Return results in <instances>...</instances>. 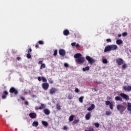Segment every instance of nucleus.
Instances as JSON below:
<instances>
[{
    "instance_id": "9d476101",
    "label": "nucleus",
    "mask_w": 131,
    "mask_h": 131,
    "mask_svg": "<svg viewBox=\"0 0 131 131\" xmlns=\"http://www.w3.org/2000/svg\"><path fill=\"white\" fill-rule=\"evenodd\" d=\"M59 54L60 56H62V57H64L66 55V51H65L64 49H60L59 50Z\"/></svg>"
},
{
    "instance_id": "c03bdc74",
    "label": "nucleus",
    "mask_w": 131,
    "mask_h": 131,
    "mask_svg": "<svg viewBox=\"0 0 131 131\" xmlns=\"http://www.w3.org/2000/svg\"><path fill=\"white\" fill-rule=\"evenodd\" d=\"M27 52L28 53H31L32 52V50L31 49V48H29L27 50Z\"/></svg>"
},
{
    "instance_id": "473e14b6",
    "label": "nucleus",
    "mask_w": 131,
    "mask_h": 131,
    "mask_svg": "<svg viewBox=\"0 0 131 131\" xmlns=\"http://www.w3.org/2000/svg\"><path fill=\"white\" fill-rule=\"evenodd\" d=\"M102 62L103 64H107V63H108V60H107V59L104 58L103 59Z\"/></svg>"
},
{
    "instance_id": "20e7f679",
    "label": "nucleus",
    "mask_w": 131,
    "mask_h": 131,
    "mask_svg": "<svg viewBox=\"0 0 131 131\" xmlns=\"http://www.w3.org/2000/svg\"><path fill=\"white\" fill-rule=\"evenodd\" d=\"M86 60H87V61H88L89 64H90V65H93L94 64V63H95V62H96V60L94 59H92L91 57H90V56H86Z\"/></svg>"
},
{
    "instance_id": "c756f323",
    "label": "nucleus",
    "mask_w": 131,
    "mask_h": 131,
    "mask_svg": "<svg viewBox=\"0 0 131 131\" xmlns=\"http://www.w3.org/2000/svg\"><path fill=\"white\" fill-rule=\"evenodd\" d=\"M78 122H79V119H75L73 121V123L74 124H77Z\"/></svg>"
},
{
    "instance_id": "4be33fe9",
    "label": "nucleus",
    "mask_w": 131,
    "mask_h": 131,
    "mask_svg": "<svg viewBox=\"0 0 131 131\" xmlns=\"http://www.w3.org/2000/svg\"><path fill=\"white\" fill-rule=\"evenodd\" d=\"M127 109L128 111H130V113H131V103L129 102L127 103Z\"/></svg>"
},
{
    "instance_id": "58836bf2",
    "label": "nucleus",
    "mask_w": 131,
    "mask_h": 131,
    "mask_svg": "<svg viewBox=\"0 0 131 131\" xmlns=\"http://www.w3.org/2000/svg\"><path fill=\"white\" fill-rule=\"evenodd\" d=\"M62 129L63 130H67V129H68V127H67V126L65 125L63 126V127L62 128Z\"/></svg>"
},
{
    "instance_id": "2f4dec72",
    "label": "nucleus",
    "mask_w": 131,
    "mask_h": 131,
    "mask_svg": "<svg viewBox=\"0 0 131 131\" xmlns=\"http://www.w3.org/2000/svg\"><path fill=\"white\" fill-rule=\"evenodd\" d=\"M111 114H112V112H111L110 111H106V115H107V116H109L110 115H111Z\"/></svg>"
},
{
    "instance_id": "c85d7f7f",
    "label": "nucleus",
    "mask_w": 131,
    "mask_h": 131,
    "mask_svg": "<svg viewBox=\"0 0 131 131\" xmlns=\"http://www.w3.org/2000/svg\"><path fill=\"white\" fill-rule=\"evenodd\" d=\"M84 131H95V129L93 127H89L88 129H85Z\"/></svg>"
},
{
    "instance_id": "0eeeda50",
    "label": "nucleus",
    "mask_w": 131,
    "mask_h": 131,
    "mask_svg": "<svg viewBox=\"0 0 131 131\" xmlns=\"http://www.w3.org/2000/svg\"><path fill=\"white\" fill-rule=\"evenodd\" d=\"M120 96H121L122 98L126 100V101H128V100H129V96L124 93H121L120 94Z\"/></svg>"
},
{
    "instance_id": "cd10ccee",
    "label": "nucleus",
    "mask_w": 131,
    "mask_h": 131,
    "mask_svg": "<svg viewBox=\"0 0 131 131\" xmlns=\"http://www.w3.org/2000/svg\"><path fill=\"white\" fill-rule=\"evenodd\" d=\"M84 98V97L83 96H81L79 98V101L80 103H83V102Z\"/></svg>"
},
{
    "instance_id": "72a5a7b5",
    "label": "nucleus",
    "mask_w": 131,
    "mask_h": 131,
    "mask_svg": "<svg viewBox=\"0 0 131 131\" xmlns=\"http://www.w3.org/2000/svg\"><path fill=\"white\" fill-rule=\"evenodd\" d=\"M126 67H127V66L126 65V64L124 63L122 66V69H126Z\"/></svg>"
},
{
    "instance_id": "ea45409f",
    "label": "nucleus",
    "mask_w": 131,
    "mask_h": 131,
    "mask_svg": "<svg viewBox=\"0 0 131 131\" xmlns=\"http://www.w3.org/2000/svg\"><path fill=\"white\" fill-rule=\"evenodd\" d=\"M27 58H28V59H31V55H30V54H27Z\"/></svg>"
},
{
    "instance_id": "7ed1b4c3",
    "label": "nucleus",
    "mask_w": 131,
    "mask_h": 131,
    "mask_svg": "<svg viewBox=\"0 0 131 131\" xmlns=\"http://www.w3.org/2000/svg\"><path fill=\"white\" fill-rule=\"evenodd\" d=\"M77 64H83L85 61V59L83 57H80V58L75 60Z\"/></svg>"
},
{
    "instance_id": "13d9d810",
    "label": "nucleus",
    "mask_w": 131,
    "mask_h": 131,
    "mask_svg": "<svg viewBox=\"0 0 131 131\" xmlns=\"http://www.w3.org/2000/svg\"><path fill=\"white\" fill-rule=\"evenodd\" d=\"M16 59H17L18 61H20V60H21V57H17V58H16Z\"/></svg>"
},
{
    "instance_id": "a211bd4d",
    "label": "nucleus",
    "mask_w": 131,
    "mask_h": 131,
    "mask_svg": "<svg viewBox=\"0 0 131 131\" xmlns=\"http://www.w3.org/2000/svg\"><path fill=\"white\" fill-rule=\"evenodd\" d=\"M63 35H65L66 36H67V35H69L70 32L69 30L66 29L63 32Z\"/></svg>"
},
{
    "instance_id": "37998d69",
    "label": "nucleus",
    "mask_w": 131,
    "mask_h": 131,
    "mask_svg": "<svg viewBox=\"0 0 131 131\" xmlns=\"http://www.w3.org/2000/svg\"><path fill=\"white\" fill-rule=\"evenodd\" d=\"M123 36H126L127 35V32H123L122 34Z\"/></svg>"
},
{
    "instance_id": "423d86ee",
    "label": "nucleus",
    "mask_w": 131,
    "mask_h": 131,
    "mask_svg": "<svg viewBox=\"0 0 131 131\" xmlns=\"http://www.w3.org/2000/svg\"><path fill=\"white\" fill-rule=\"evenodd\" d=\"M49 86L50 85L48 84V83L45 82L42 84V88L44 91H48Z\"/></svg>"
},
{
    "instance_id": "a878e982",
    "label": "nucleus",
    "mask_w": 131,
    "mask_h": 131,
    "mask_svg": "<svg viewBox=\"0 0 131 131\" xmlns=\"http://www.w3.org/2000/svg\"><path fill=\"white\" fill-rule=\"evenodd\" d=\"M83 71H88V70H90V67L88 66L85 68H82Z\"/></svg>"
},
{
    "instance_id": "5701e85b",
    "label": "nucleus",
    "mask_w": 131,
    "mask_h": 131,
    "mask_svg": "<svg viewBox=\"0 0 131 131\" xmlns=\"http://www.w3.org/2000/svg\"><path fill=\"white\" fill-rule=\"evenodd\" d=\"M32 126H35V127H37V126H38V122L34 121L32 123Z\"/></svg>"
},
{
    "instance_id": "ddd939ff",
    "label": "nucleus",
    "mask_w": 131,
    "mask_h": 131,
    "mask_svg": "<svg viewBox=\"0 0 131 131\" xmlns=\"http://www.w3.org/2000/svg\"><path fill=\"white\" fill-rule=\"evenodd\" d=\"M110 47H111V51H114L115 50H117V45H110Z\"/></svg>"
},
{
    "instance_id": "bf43d9fd",
    "label": "nucleus",
    "mask_w": 131,
    "mask_h": 131,
    "mask_svg": "<svg viewBox=\"0 0 131 131\" xmlns=\"http://www.w3.org/2000/svg\"><path fill=\"white\" fill-rule=\"evenodd\" d=\"M75 47H76V48H78V47H79V44L77 43V44L75 45Z\"/></svg>"
},
{
    "instance_id": "1a4fd4ad",
    "label": "nucleus",
    "mask_w": 131,
    "mask_h": 131,
    "mask_svg": "<svg viewBox=\"0 0 131 131\" xmlns=\"http://www.w3.org/2000/svg\"><path fill=\"white\" fill-rule=\"evenodd\" d=\"M105 105L108 106L110 105V108L111 110H113V103L112 102H110V101L107 100L105 102Z\"/></svg>"
},
{
    "instance_id": "49530a36",
    "label": "nucleus",
    "mask_w": 131,
    "mask_h": 131,
    "mask_svg": "<svg viewBox=\"0 0 131 131\" xmlns=\"http://www.w3.org/2000/svg\"><path fill=\"white\" fill-rule=\"evenodd\" d=\"M64 67H66V68L69 67V64L67 63H64Z\"/></svg>"
},
{
    "instance_id": "5fc2aeb1",
    "label": "nucleus",
    "mask_w": 131,
    "mask_h": 131,
    "mask_svg": "<svg viewBox=\"0 0 131 131\" xmlns=\"http://www.w3.org/2000/svg\"><path fill=\"white\" fill-rule=\"evenodd\" d=\"M20 99L21 100H23V101H25V98L23 97H20Z\"/></svg>"
},
{
    "instance_id": "864d4df0",
    "label": "nucleus",
    "mask_w": 131,
    "mask_h": 131,
    "mask_svg": "<svg viewBox=\"0 0 131 131\" xmlns=\"http://www.w3.org/2000/svg\"><path fill=\"white\" fill-rule=\"evenodd\" d=\"M96 83H97L98 84H101V83H102V82H101V81H96Z\"/></svg>"
},
{
    "instance_id": "4468645a",
    "label": "nucleus",
    "mask_w": 131,
    "mask_h": 131,
    "mask_svg": "<svg viewBox=\"0 0 131 131\" xmlns=\"http://www.w3.org/2000/svg\"><path fill=\"white\" fill-rule=\"evenodd\" d=\"M29 116L32 119H33V118H36V114L34 113H31L29 114Z\"/></svg>"
},
{
    "instance_id": "09e8293b",
    "label": "nucleus",
    "mask_w": 131,
    "mask_h": 131,
    "mask_svg": "<svg viewBox=\"0 0 131 131\" xmlns=\"http://www.w3.org/2000/svg\"><path fill=\"white\" fill-rule=\"evenodd\" d=\"M75 93H79V90L78 88H76L75 90Z\"/></svg>"
},
{
    "instance_id": "79ce46f5",
    "label": "nucleus",
    "mask_w": 131,
    "mask_h": 131,
    "mask_svg": "<svg viewBox=\"0 0 131 131\" xmlns=\"http://www.w3.org/2000/svg\"><path fill=\"white\" fill-rule=\"evenodd\" d=\"M38 42L39 45H43V41L42 40H39Z\"/></svg>"
},
{
    "instance_id": "4c0bfd02",
    "label": "nucleus",
    "mask_w": 131,
    "mask_h": 131,
    "mask_svg": "<svg viewBox=\"0 0 131 131\" xmlns=\"http://www.w3.org/2000/svg\"><path fill=\"white\" fill-rule=\"evenodd\" d=\"M94 125L96 126V127H99L100 126V124L99 123H95Z\"/></svg>"
},
{
    "instance_id": "6e6552de",
    "label": "nucleus",
    "mask_w": 131,
    "mask_h": 131,
    "mask_svg": "<svg viewBox=\"0 0 131 131\" xmlns=\"http://www.w3.org/2000/svg\"><path fill=\"white\" fill-rule=\"evenodd\" d=\"M116 61L117 64L119 66H120V65H122L123 64V60L121 58H117L116 59Z\"/></svg>"
},
{
    "instance_id": "3c124183",
    "label": "nucleus",
    "mask_w": 131,
    "mask_h": 131,
    "mask_svg": "<svg viewBox=\"0 0 131 131\" xmlns=\"http://www.w3.org/2000/svg\"><path fill=\"white\" fill-rule=\"evenodd\" d=\"M106 41L107 42H111V39H110V38L107 39Z\"/></svg>"
},
{
    "instance_id": "7c9ffc66",
    "label": "nucleus",
    "mask_w": 131,
    "mask_h": 131,
    "mask_svg": "<svg viewBox=\"0 0 131 131\" xmlns=\"http://www.w3.org/2000/svg\"><path fill=\"white\" fill-rule=\"evenodd\" d=\"M56 108L58 110H61V105L59 103L56 104Z\"/></svg>"
},
{
    "instance_id": "dca6fc26",
    "label": "nucleus",
    "mask_w": 131,
    "mask_h": 131,
    "mask_svg": "<svg viewBox=\"0 0 131 131\" xmlns=\"http://www.w3.org/2000/svg\"><path fill=\"white\" fill-rule=\"evenodd\" d=\"M110 51H111L110 45L106 46L104 49V53H106L107 52H110Z\"/></svg>"
},
{
    "instance_id": "2eb2a0df",
    "label": "nucleus",
    "mask_w": 131,
    "mask_h": 131,
    "mask_svg": "<svg viewBox=\"0 0 131 131\" xmlns=\"http://www.w3.org/2000/svg\"><path fill=\"white\" fill-rule=\"evenodd\" d=\"M81 56H82L81 54L77 53L74 55V58H75V59H79L81 57Z\"/></svg>"
},
{
    "instance_id": "4d7b16f0",
    "label": "nucleus",
    "mask_w": 131,
    "mask_h": 131,
    "mask_svg": "<svg viewBox=\"0 0 131 131\" xmlns=\"http://www.w3.org/2000/svg\"><path fill=\"white\" fill-rule=\"evenodd\" d=\"M38 64H41V65L42 64H43V63H42V61H41V60L39 61Z\"/></svg>"
},
{
    "instance_id": "f704fd0d",
    "label": "nucleus",
    "mask_w": 131,
    "mask_h": 131,
    "mask_svg": "<svg viewBox=\"0 0 131 131\" xmlns=\"http://www.w3.org/2000/svg\"><path fill=\"white\" fill-rule=\"evenodd\" d=\"M42 68H46V64L42 63V64H41V66L40 67V69H42Z\"/></svg>"
},
{
    "instance_id": "f257e3e1",
    "label": "nucleus",
    "mask_w": 131,
    "mask_h": 131,
    "mask_svg": "<svg viewBox=\"0 0 131 131\" xmlns=\"http://www.w3.org/2000/svg\"><path fill=\"white\" fill-rule=\"evenodd\" d=\"M117 109L121 114H123L124 111H125V109H126V106L123 104H118L117 105Z\"/></svg>"
},
{
    "instance_id": "412c9836",
    "label": "nucleus",
    "mask_w": 131,
    "mask_h": 131,
    "mask_svg": "<svg viewBox=\"0 0 131 131\" xmlns=\"http://www.w3.org/2000/svg\"><path fill=\"white\" fill-rule=\"evenodd\" d=\"M115 100L116 101H120V102H123V100H122V98H121V97H120L119 96H116L115 98Z\"/></svg>"
},
{
    "instance_id": "a18cd8bd",
    "label": "nucleus",
    "mask_w": 131,
    "mask_h": 131,
    "mask_svg": "<svg viewBox=\"0 0 131 131\" xmlns=\"http://www.w3.org/2000/svg\"><path fill=\"white\" fill-rule=\"evenodd\" d=\"M49 83H51V84L54 83V81L52 79L49 80Z\"/></svg>"
},
{
    "instance_id": "c9c22d12",
    "label": "nucleus",
    "mask_w": 131,
    "mask_h": 131,
    "mask_svg": "<svg viewBox=\"0 0 131 131\" xmlns=\"http://www.w3.org/2000/svg\"><path fill=\"white\" fill-rule=\"evenodd\" d=\"M41 78H42V82H47V78L43 77H41Z\"/></svg>"
},
{
    "instance_id": "f8f14e48",
    "label": "nucleus",
    "mask_w": 131,
    "mask_h": 131,
    "mask_svg": "<svg viewBox=\"0 0 131 131\" xmlns=\"http://www.w3.org/2000/svg\"><path fill=\"white\" fill-rule=\"evenodd\" d=\"M91 117H92V113L89 112L88 114H86L85 116V118L86 120H90L91 119Z\"/></svg>"
},
{
    "instance_id": "393cba45",
    "label": "nucleus",
    "mask_w": 131,
    "mask_h": 131,
    "mask_svg": "<svg viewBox=\"0 0 131 131\" xmlns=\"http://www.w3.org/2000/svg\"><path fill=\"white\" fill-rule=\"evenodd\" d=\"M123 41H122V40L120 39H118L116 40V43L117 45H121L122 43H123Z\"/></svg>"
},
{
    "instance_id": "b1692460",
    "label": "nucleus",
    "mask_w": 131,
    "mask_h": 131,
    "mask_svg": "<svg viewBox=\"0 0 131 131\" xmlns=\"http://www.w3.org/2000/svg\"><path fill=\"white\" fill-rule=\"evenodd\" d=\"M75 117V116L74 115H72L71 116H70L69 118V121H73V119Z\"/></svg>"
},
{
    "instance_id": "052dcab7",
    "label": "nucleus",
    "mask_w": 131,
    "mask_h": 131,
    "mask_svg": "<svg viewBox=\"0 0 131 131\" xmlns=\"http://www.w3.org/2000/svg\"><path fill=\"white\" fill-rule=\"evenodd\" d=\"M35 48H36L37 49L38 48H39L38 45L36 44Z\"/></svg>"
},
{
    "instance_id": "f03ea898",
    "label": "nucleus",
    "mask_w": 131,
    "mask_h": 131,
    "mask_svg": "<svg viewBox=\"0 0 131 131\" xmlns=\"http://www.w3.org/2000/svg\"><path fill=\"white\" fill-rule=\"evenodd\" d=\"M9 93L10 94H14L15 96H17L19 94L18 90L16 89L14 87H11L9 90Z\"/></svg>"
},
{
    "instance_id": "603ef678",
    "label": "nucleus",
    "mask_w": 131,
    "mask_h": 131,
    "mask_svg": "<svg viewBox=\"0 0 131 131\" xmlns=\"http://www.w3.org/2000/svg\"><path fill=\"white\" fill-rule=\"evenodd\" d=\"M25 104L26 105V106H28V105H29V103H28V101H25Z\"/></svg>"
},
{
    "instance_id": "680f3d73",
    "label": "nucleus",
    "mask_w": 131,
    "mask_h": 131,
    "mask_svg": "<svg viewBox=\"0 0 131 131\" xmlns=\"http://www.w3.org/2000/svg\"><path fill=\"white\" fill-rule=\"evenodd\" d=\"M118 37H120L121 36V34H118Z\"/></svg>"
},
{
    "instance_id": "9b49d317",
    "label": "nucleus",
    "mask_w": 131,
    "mask_h": 131,
    "mask_svg": "<svg viewBox=\"0 0 131 131\" xmlns=\"http://www.w3.org/2000/svg\"><path fill=\"white\" fill-rule=\"evenodd\" d=\"M3 94L4 95H2V99L5 100V99H7V96L9 95V92H8L7 91H4L3 92Z\"/></svg>"
},
{
    "instance_id": "a19ab883",
    "label": "nucleus",
    "mask_w": 131,
    "mask_h": 131,
    "mask_svg": "<svg viewBox=\"0 0 131 131\" xmlns=\"http://www.w3.org/2000/svg\"><path fill=\"white\" fill-rule=\"evenodd\" d=\"M68 98L69 99V100H71L72 99V95L69 94L68 96Z\"/></svg>"
},
{
    "instance_id": "f3484780",
    "label": "nucleus",
    "mask_w": 131,
    "mask_h": 131,
    "mask_svg": "<svg viewBox=\"0 0 131 131\" xmlns=\"http://www.w3.org/2000/svg\"><path fill=\"white\" fill-rule=\"evenodd\" d=\"M43 112H44L45 114H46V115H49V114H50V113H51V112L48 108H45L43 110Z\"/></svg>"
},
{
    "instance_id": "bb28decb",
    "label": "nucleus",
    "mask_w": 131,
    "mask_h": 131,
    "mask_svg": "<svg viewBox=\"0 0 131 131\" xmlns=\"http://www.w3.org/2000/svg\"><path fill=\"white\" fill-rule=\"evenodd\" d=\"M42 123L45 126H48L49 125V123L46 121H42Z\"/></svg>"
},
{
    "instance_id": "6ab92c4d",
    "label": "nucleus",
    "mask_w": 131,
    "mask_h": 131,
    "mask_svg": "<svg viewBox=\"0 0 131 131\" xmlns=\"http://www.w3.org/2000/svg\"><path fill=\"white\" fill-rule=\"evenodd\" d=\"M94 109H95V104H91V106L87 109V110L88 111H92V110Z\"/></svg>"
},
{
    "instance_id": "aec40b11",
    "label": "nucleus",
    "mask_w": 131,
    "mask_h": 131,
    "mask_svg": "<svg viewBox=\"0 0 131 131\" xmlns=\"http://www.w3.org/2000/svg\"><path fill=\"white\" fill-rule=\"evenodd\" d=\"M46 108V106L43 103H41V106L37 108V110H42V109H45Z\"/></svg>"
},
{
    "instance_id": "39448f33",
    "label": "nucleus",
    "mask_w": 131,
    "mask_h": 131,
    "mask_svg": "<svg viewBox=\"0 0 131 131\" xmlns=\"http://www.w3.org/2000/svg\"><path fill=\"white\" fill-rule=\"evenodd\" d=\"M56 92H58V89L53 87L51 88L49 90V93L50 95H54V94H56Z\"/></svg>"
},
{
    "instance_id": "de8ad7c7",
    "label": "nucleus",
    "mask_w": 131,
    "mask_h": 131,
    "mask_svg": "<svg viewBox=\"0 0 131 131\" xmlns=\"http://www.w3.org/2000/svg\"><path fill=\"white\" fill-rule=\"evenodd\" d=\"M37 79H38V81H41V80H42V79L41 78V77H38L37 78Z\"/></svg>"
},
{
    "instance_id": "6e6d98bb",
    "label": "nucleus",
    "mask_w": 131,
    "mask_h": 131,
    "mask_svg": "<svg viewBox=\"0 0 131 131\" xmlns=\"http://www.w3.org/2000/svg\"><path fill=\"white\" fill-rule=\"evenodd\" d=\"M107 100H108L110 101V100H111V97H110V96H107Z\"/></svg>"
},
{
    "instance_id": "8fccbe9b",
    "label": "nucleus",
    "mask_w": 131,
    "mask_h": 131,
    "mask_svg": "<svg viewBox=\"0 0 131 131\" xmlns=\"http://www.w3.org/2000/svg\"><path fill=\"white\" fill-rule=\"evenodd\" d=\"M75 45H76V43L75 42H74L71 43V46L72 47H74L75 46Z\"/></svg>"
},
{
    "instance_id": "e433bc0d",
    "label": "nucleus",
    "mask_w": 131,
    "mask_h": 131,
    "mask_svg": "<svg viewBox=\"0 0 131 131\" xmlns=\"http://www.w3.org/2000/svg\"><path fill=\"white\" fill-rule=\"evenodd\" d=\"M57 55H58V50H55L54 52V54L53 55L54 56H57Z\"/></svg>"
}]
</instances>
